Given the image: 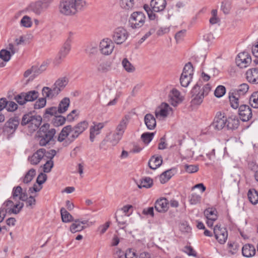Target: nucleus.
Returning <instances> with one entry per match:
<instances>
[{
    "instance_id": "50",
    "label": "nucleus",
    "mask_w": 258,
    "mask_h": 258,
    "mask_svg": "<svg viewBox=\"0 0 258 258\" xmlns=\"http://www.w3.org/2000/svg\"><path fill=\"white\" fill-rule=\"evenodd\" d=\"M248 84L243 83L239 85L238 89L234 91V93H236L238 96L244 95L248 91Z\"/></svg>"
},
{
    "instance_id": "51",
    "label": "nucleus",
    "mask_w": 258,
    "mask_h": 258,
    "mask_svg": "<svg viewBox=\"0 0 258 258\" xmlns=\"http://www.w3.org/2000/svg\"><path fill=\"white\" fill-rule=\"evenodd\" d=\"M111 63L109 62H103L99 64L97 67V70L101 73H106L111 70Z\"/></svg>"
},
{
    "instance_id": "44",
    "label": "nucleus",
    "mask_w": 258,
    "mask_h": 258,
    "mask_svg": "<svg viewBox=\"0 0 258 258\" xmlns=\"http://www.w3.org/2000/svg\"><path fill=\"white\" fill-rule=\"evenodd\" d=\"M232 8V2L230 0H224L222 3L221 9L223 12L227 15L229 14Z\"/></svg>"
},
{
    "instance_id": "37",
    "label": "nucleus",
    "mask_w": 258,
    "mask_h": 258,
    "mask_svg": "<svg viewBox=\"0 0 258 258\" xmlns=\"http://www.w3.org/2000/svg\"><path fill=\"white\" fill-rule=\"evenodd\" d=\"M20 25L22 27L25 28H31L33 25L32 18L28 15L24 16L20 20Z\"/></svg>"
},
{
    "instance_id": "17",
    "label": "nucleus",
    "mask_w": 258,
    "mask_h": 258,
    "mask_svg": "<svg viewBox=\"0 0 258 258\" xmlns=\"http://www.w3.org/2000/svg\"><path fill=\"white\" fill-rule=\"evenodd\" d=\"M104 124L102 122L93 123L90 127V140L93 142L97 136L100 133L101 130L104 127Z\"/></svg>"
},
{
    "instance_id": "2",
    "label": "nucleus",
    "mask_w": 258,
    "mask_h": 258,
    "mask_svg": "<svg viewBox=\"0 0 258 258\" xmlns=\"http://www.w3.org/2000/svg\"><path fill=\"white\" fill-rule=\"evenodd\" d=\"M211 90L209 84L203 86L202 82L199 81L191 90V100L190 103L193 106H198L202 104L205 96L208 95Z\"/></svg>"
},
{
    "instance_id": "7",
    "label": "nucleus",
    "mask_w": 258,
    "mask_h": 258,
    "mask_svg": "<svg viewBox=\"0 0 258 258\" xmlns=\"http://www.w3.org/2000/svg\"><path fill=\"white\" fill-rule=\"evenodd\" d=\"M114 44L112 40L109 38L102 39L99 43V50L104 55H110L113 51Z\"/></svg>"
},
{
    "instance_id": "19",
    "label": "nucleus",
    "mask_w": 258,
    "mask_h": 258,
    "mask_svg": "<svg viewBox=\"0 0 258 258\" xmlns=\"http://www.w3.org/2000/svg\"><path fill=\"white\" fill-rule=\"evenodd\" d=\"M27 9L30 10L36 15H40L46 8L44 7L41 1H38L31 3Z\"/></svg>"
},
{
    "instance_id": "38",
    "label": "nucleus",
    "mask_w": 258,
    "mask_h": 258,
    "mask_svg": "<svg viewBox=\"0 0 258 258\" xmlns=\"http://www.w3.org/2000/svg\"><path fill=\"white\" fill-rule=\"evenodd\" d=\"M153 180L150 177H145L142 178L139 183H137L138 187L139 188H142V187L145 188H150L153 185Z\"/></svg>"
},
{
    "instance_id": "30",
    "label": "nucleus",
    "mask_w": 258,
    "mask_h": 258,
    "mask_svg": "<svg viewBox=\"0 0 258 258\" xmlns=\"http://www.w3.org/2000/svg\"><path fill=\"white\" fill-rule=\"evenodd\" d=\"M88 126V123L86 121H81L75 126H73L74 133L78 137Z\"/></svg>"
},
{
    "instance_id": "28",
    "label": "nucleus",
    "mask_w": 258,
    "mask_h": 258,
    "mask_svg": "<svg viewBox=\"0 0 258 258\" xmlns=\"http://www.w3.org/2000/svg\"><path fill=\"white\" fill-rule=\"evenodd\" d=\"M242 254L244 256L249 257L253 256L255 253L254 246L250 244L244 245L242 249Z\"/></svg>"
},
{
    "instance_id": "58",
    "label": "nucleus",
    "mask_w": 258,
    "mask_h": 258,
    "mask_svg": "<svg viewBox=\"0 0 258 258\" xmlns=\"http://www.w3.org/2000/svg\"><path fill=\"white\" fill-rule=\"evenodd\" d=\"M58 114L59 113H58V109H57V107H51L46 109L44 115L45 117H47L48 115H50L51 116L54 115V116H55Z\"/></svg>"
},
{
    "instance_id": "1",
    "label": "nucleus",
    "mask_w": 258,
    "mask_h": 258,
    "mask_svg": "<svg viewBox=\"0 0 258 258\" xmlns=\"http://www.w3.org/2000/svg\"><path fill=\"white\" fill-rule=\"evenodd\" d=\"M87 6L85 0H60L58 12L63 16H74L83 11Z\"/></svg>"
},
{
    "instance_id": "14",
    "label": "nucleus",
    "mask_w": 258,
    "mask_h": 258,
    "mask_svg": "<svg viewBox=\"0 0 258 258\" xmlns=\"http://www.w3.org/2000/svg\"><path fill=\"white\" fill-rule=\"evenodd\" d=\"M251 59L247 52L239 53L236 58V63L239 68H245L251 63Z\"/></svg>"
},
{
    "instance_id": "63",
    "label": "nucleus",
    "mask_w": 258,
    "mask_h": 258,
    "mask_svg": "<svg viewBox=\"0 0 258 258\" xmlns=\"http://www.w3.org/2000/svg\"><path fill=\"white\" fill-rule=\"evenodd\" d=\"M23 206H24L23 203H19V204L15 205L14 206L13 208L10 209L9 211V213L17 214L20 212V211L21 210V209H22Z\"/></svg>"
},
{
    "instance_id": "54",
    "label": "nucleus",
    "mask_w": 258,
    "mask_h": 258,
    "mask_svg": "<svg viewBox=\"0 0 258 258\" xmlns=\"http://www.w3.org/2000/svg\"><path fill=\"white\" fill-rule=\"evenodd\" d=\"M249 102L251 106L255 108H258V92H254L250 96Z\"/></svg>"
},
{
    "instance_id": "31",
    "label": "nucleus",
    "mask_w": 258,
    "mask_h": 258,
    "mask_svg": "<svg viewBox=\"0 0 258 258\" xmlns=\"http://www.w3.org/2000/svg\"><path fill=\"white\" fill-rule=\"evenodd\" d=\"M145 123L149 130H153L156 126V121L154 116L150 113L147 114L144 117Z\"/></svg>"
},
{
    "instance_id": "64",
    "label": "nucleus",
    "mask_w": 258,
    "mask_h": 258,
    "mask_svg": "<svg viewBox=\"0 0 258 258\" xmlns=\"http://www.w3.org/2000/svg\"><path fill=\"white\" fill-rule=\"evenodd\" d=\"M110 223L111 222L110 221H108L106 222L104 224L100 225L97 229V231L99 232L100 235H102L109 228Z\"/></svg>"
},
{
    "instance_id": "47",
    "label": "nucleus",
    "mask_w": 258,
    "mask_h": 258,
    "mask_svg": "<svg viewBox=\"0 0 258 258\" xmlns=\"http://www.w3.org/2000/svg\"><path fill=\"white\" fill-rule=\"evenodd\" d=\"M239 125V120L235 116L229 117L227 119V126L229 128L234 129L237 128Z\"/></svg>"
},
{
    "instance_id": "35",
    "label": "nucleus",
    "mask_w": 258,
    "mask_h": 258,
    "mask_svg": "<svg viewBox=\"0 0 258 258\" xmlns=\"http://www.w3.org/2000/svg\"><path fill=\"white\" fill-rule=\"evenodd\" d=\"M60 214L62 221L64 223L73 222L75 220L64 208H61Z\"/></svg>"
},
{
    "instance_id": "8",
    "label": "nucleus",
    "mask_w": 258,
    "mask_h": 258,
    "mask_svg": "<svg viewBox=\"0 0 258 258\" xmlns=\"http://www.w3.org/2000/svg\"><path fill=\"white\" fill-rule=\"evenodd\" d=\"M213 232L215 238L219 243L224 244L225 243L228 237V232L225 228L216 225L214 228Z\"/></svg>"
},
{
    "instance_id": "9",
    "label": "nucleus",
    "mask_w": 258,
    "mask_h": 258,
    "mask_svg": "<svg viewBox=\"0 0 258 258\" xmlns=\"http://www.w3.org/2000/svg\"><path fill=\"white\" fill-rule=\"evenodd\" d=\"M127 37V31L122 27H118L114 30L112 39L117 44H121L126 40Z\"/></svg>"
},
{
    "instance_id": "56",
    "label": "nucleus",
    "mask_w": 258,
    "mask_h": 258,
    "mask_svg": "<svg viewBox=\"0 0 258 258\" xmlns=\"http://www.w3.org/2000/svg\"><path fill=\"white\" fill-rule=\"evenodd\" d=\"M46 104V99L45 97H42L38 99L34 105V108L35 109H38L44 107Z\"/></svg>"
},
{
    "instance_id": "12",
    "label": "nucleus",
    "mask_w": 258,
    "mask_h": 258,
    "mask_svg": "<svg viewBox=\"0 0 258 258\" xmlns=\"http://www.w3.org/2000/svg\"><path fill=\"white\" fill-rule=\"evenodd\" d=\"M227 122V118L224 113L218 112L216 114L211 126L215 130L219 131L225 126Z\"/></svg>"
},
{
    "instance_id": "42",
    "label": "nucleus",
    "mask_w": 258,
    "mask_h": 258,
    "mask_svg": "<svg viewBox=\"0 0 258 258\" xmlns=\"http://www.w3.org/2000/svg\"><path fill=\"white\" fill-rule=\"evenodd\" d=\"M121 64L123 69L128 73H132L135 71L136 68L126 58L123 59Z\"/></svg>"
},
{
    "instance_id": "61",
    "label": "nucleus",
    "mask_w": 258,
    "mask_h": 258,
    "mask_svg": "<svg viewBox=\"0 0 258 258\" xmlns=\"http://www.w3.org/2000/svg\"><path fill=\"white\" fill-rule=\"evenodd\" d=\"M226 92V89L224 86L220 85L218 86L214 92V94L216 97L220 98L222 97Z\"/></svg>"
},
{
    "instance_id": "33",
    "label": "nucleus",
    "mask_w": 258,
    "mask_h": 258,
    "mask_svg": "<svg viewBox=\"0 0 258 258\" xmlns=\"http://www.w3.org/2000/svg\"><path fill=\"white\" fill-rule=\"evenodd\" d=\"M174 174L173 169L167 170L163 172L160 176V181L162 184L167 182Z\"/></svg>"
},
{
    "instance_id": "21",
    "label": "nucleus",
    "mask_w": 258,
    "mask_h": 258,
    "mask_svg": "<svg viewBox=\"0 0 258 258\" xmlns=\"http://www.w3.org/2000/svg\"><path fill=\"white\" fill-rule=\"evenodd\" d=\"M45 153V149H40L35 152L32 156L30 157L28 160L31 164L37 165L44 157Z\"/></svg>"
},
{
    "instance_id": "45",
    "label": "nucleus",
    "mask_w": 258,
    "mask_h": 258,
    "mask_svg": "<svg viewBox=\"0 0 258 258\" xmlns=\"http://www.w3.org/2000/svg\"><path fill=\"white\" fill-rule=\"evenodd\" d=\"M134 0H120L121 7L126 10H131L134 6Z\"/></svg>"
},
{
    "instance_id": "6",
    "label": "nucleus",
    "mask_w": 258,
    "mask_h": 258,
    "mask_svg": "<svg viewBox=\"0 0 258 258\" xmlns=\"http://www.w3.org/2000/svg\"><path fill=\"white\" fill-rule=\"evenodd\" d=\"M94 224L92 222H89L88 220L81 221L79 219H75L70 227V230L73 233L80 232L86 227H90Z\"/></svg>"
},
{
    "instance_id": "4",
    "label": "nucleus",
    "mask_w": 258,
    "mask_h": 258,
    "mask_svg": "<svg viewBox=\"0 0 258 258\" xmlns=\"http://www.w3.org/2000/svg\"><path fill=\"white\" fill-rule=\"evenodd\" d=\"M42 118L40 116L28 113L23 115L21 124L23 126L28 124L30 130L34 131L39 127Z\"/></svg>"
},
{
    "instance_id": "55",
    "label": "nucleus",
    "mask_w": 258,
    "mask_h": 258,
    "mask_svg": "<svg viewBox=\"0 0 258 258\" xmlns=\"http://www.w3.org/2000/svg\"><path fill=\"white\" fill-rule=\"evenodd\" d=\"M14 99L20 105H24L26 102H27L26 98L25 97V92H22L20 94L15 96Z\"/></svg>"
},
{
    "instance_id": "32",
    "label": "nucleus",
    "mask_w": 258,
    "mask_h": 258,
    "mask_svg": "<svg viewBox=\"0 0 258 258\" xmlns=\"http://www.w3.org/2000/svg\"><path fill=\"white\" fill-rule=\"evenodd\" d=\"M162 163V158L161 156H153L149 161L148 165L151 169H156L159 167Z\"/></svg>"
},
{
    "instance_id": "59",
    "label": "nucleus",
    "mask_w": 258,
    "mask_h": 258,
    "mask_svg": "<svg viewBox=\"0 0 258 258\" xmlns=\"http://www.w3.org/2000/svg\"><path fill=\"white\" fill-rule=\"evenodd\" d=\"M66 121V118L58 114L56 115L53 119V123L55 126H58L61 125L64 123Z\"/></svg>"
},
{
    "instance_id": "13",
    "label": "nucleus",
    "mask_w": 258,
    "mask_h": 258,
    "mask_svg": "<svg viewBox=\"0 0 258 258\" xmlns=\"http://www.w3.org/2000/svg\"><path fill=\"white\" fill-rule=\"evenodd\" d=\"M169 101L173 106H177L179 103H181L184 99L180 92L176 89H172L168 95Z\"/></svg>"
},
{
    "instance_id": "29",
    "label": "nucleus",
    "mask_w": 258,
    "mask_h": 258,
    "mask_svg": "<svg viewBox=\"0 0 258 258\" xmlns=\"http://www.w3.org/2000/svg\"><path fill=\"white\" fill-rule=\"evenodd\" d=\"M69 82V79L66 77H61L57 79L53 85L57 90L60 93Z\"/></svg>"
},
{
    "instance_id": "5",
    "label": "nucleus",
    "mask_w": 258,
    "mask_h": 258,
    "mask_svg": "<svg viewBox=\"0 0 258 258\" xmlns=\"http://www.w3.org/2000/svg\"><path fill=\"white\" fill-rule=\"evenodd\" d=\"M146 16L141 12H135L132 14L130 18V24L133 29H139L145 24Z\"/></svg>"
},
{
    "instance_id": "16",
    "label": "nucleus",
    "mask_w": 258,
    "mask_h": 258,
    "mask_svg": "<svg viewBox=\"0 0 258 258\" xmlns=\"http://www.w3.org/2000/svg\"><path fill=\"white\" fill-rule=\"evenodd\" d=\"M238 111L240 118L243 121H247L252 117L251 109L248 105H240Z\"/></svg>"
},
{
    "instance_id": "3",
    "label": "nucleus",
    "mask_w": 258,
    "mask_h": 258,
    "mask_svg": "<svg viewBox=\"0 0 258 258\" xmlns=\"http://www.w3.org/2000/svg\"><path fill=\"white\" fill-rule=\"evenodd\" d=\"M77 138L76 134L74 133L73 126L69 125L62 128L58 135L57 140L59 142H63V144L67 146L74 142Z\"/></svg>"
},
{
    "instance_id": "25",
    "label": "nucleus",
    "mask_w": 258,
    "mask_h": 258,
    "mask_svg": "<svg viewBox=\"0 0 258 258\" xmlns=\"http://www.w3.org/2000/svg\"><path fill=\"white\" fill-rule=\"evenodd\" d=\"M246 79L249 83L258 84V69L255 68L249 69L246 72Z\"/></svg>"
},
{
    "instance_id": "52",
    "label": "nucleus",
    "mask_w": 258,
    "mask_h": 258,
    "mask_svg": "<svg viewBox=\"0 0 258 258\" xmlns=\"http://www.w3.org/2000/svg\"><path fill=\"white\" fill-rule=\"evenodd\" d=\"M12 54L8 50L3 49L0 51V58L6 62H8L12 56Z\"/></svg>"
},
{
    "instance_id": "24",
    "label": "nucleus",
    "mask_w": 258,
    "mask_h": 258,
    "mask_svg": "<svg viewBox=\"0 0 258 258\" xmlns=\"http://www.w3.org/2000/svg\"><path fill=\"white\" fill-rule=\"evenodd\" d=\"M150 5L154 12H159L164 10L166 2V0H152Z\"/></svg>"
},
{
    "instance_id": "48",
    "label": "nucleus",
    "mask_w": 258,
    "mask_h": 258,
    "mask_svg": "<svg viewBox=\"0 0 258 258\" xmlns=\"http://www.w3.org/2000/svg\"><path fill=\"white\" fill-rule=\"evenodd\" d=\"M192 78V76L188 75H181L180 82L181 85L184 87H187L189 84Z\"/></svg>"
},
{
    "instance_id": "36",
    "label": "nucleus",
    "mask_w": 258,
    "mask_h": 258,
    "mask_svg": "<svg viewBox=\"0 0 258 258\" xmlns=\"http://www.w3.org/2000/svg\"><path fill=\"white\" fill-rule=\"evenodd\" d=\"M70 99L66 97L63 98L59 103L57 109L59 113H63L67 111L70 105Z\"/></svg>"
},
{
    "instance_id": "20",
    "label": "nucleus",
    "mask_w": 258,
    "mask_h": 258,
    "mask_svg": "<svg viewBox=\"0 0 258 258\" xmlns=\"http://www.w3.org/2000/svg\"><path fill=\"white\" fill-rule=\"evenodd\" d=\"M59 93L53 85L51 88L44 87L42 89V94L46 99H52L56 97Z\"/></svg>"
},
{
    "instance_id": "26",
    "label": "nucleus",
    "mask_w": 258,
    "mask_h": 258,
    "mask_svg": "<svg viewBox=\"0 0 258 258\" xmlns=\"http://www.w3.org/2000/svg\"><path fill=\"white\" fill-rule=\"evenodd\" d=\"M49 155L47 157L50 158V160L46 161L43 165V171L45 173H48L50 172L53 166V162L52 160V158L56 154V151L54 150H51L47 153Z\"/></svg>"
},
{
    "instance_id": "41",
    "label": "nucleus",
    "mask_w": 258,
    "mask_h": 258,
    "mask_svg": "<svg viewBox=\"0 0 258 258\" xmlns=\"http://www.w3.org/2000/svg\"><path fill=\"white\" fill-rule=\"evenodd\" d=\"M27 102H32L36 100L39 97V93L37 91L31 90L25 92Z\"/></svg>"
},
{
    "instance_id": "49",
    "label": "nucleus",
    "mask_w": 258,
    "mask_h": 258,
    "mask_svg": "<svg viewBox=\"0 0 258 258\" xmlns=\"http://www.w3.org/2000/svg\"><path fill=\"white\" fill-rule=\"evenodd\" d=\"M98 50V45L96 43H91L87 47L85 50L86 53L91 56L97 54Z\"/></svg>"
},
{
    "instance_id": "11",
    "label": "nucleus",
    "mask_w": 258,
    "mask_h": 258,
    "mask_svg": "<svg viewBox=\"0 0 258 258\" xmlns=\"http://www.w3.org/2000/svg\"><path fill=\"white\" fill-rule=\"evenodd\" d=\"M172 112V109L167 103L163 102L157 108L155 111L156 117L159 119L166 117Z\"/></svg>"
},
{
    "instance_id": "18",
    "label": "nucleus",
    "mask_w": 258,
    "mask_h": 258,
    "mask_svg": "<svg viewBox=\"0 0 258 258\" xmlns=\"http://www.w3.org/2000/svg\"><path fill=\"white\" fill-rule=\"evenodd\" d=\"M55 133V130L54 128H51L49 132L44 134H41L39 138V145L41 146L46 145L52 140Z\"/></svg>"
},
{
    "instance_id": "15",
    "label": "nucleus",
    "mask_w": 258,
    "mask_h": 258,
    "mask_svg": "<svg viewBox=\"0 0 258 258\" xmlns=\"http://www.w3.org/2000/svg\"><path fill=\"white\" fill-rule=\"evenodd\" d=\"M19 118L17 116L10 118L5 123L4 131L8 134H13L19 124Z\"/></svg>"
},
{
    "instance_id": "27",
    "label": "nucleus",
    "mask_w": 258,
    "mask_h": 258,
    "mask_svg": "<svg viewBox=\"0 0 258 258\" xmlns=\"http://www.w3.org/2000/svg\"><path fill=\"white\" fill-rule=\"evenodd\" d=\"M123 135L115 131L114 133H110L107 136V141L113 146L116 145L121 140Z\"/></svg>"
},
{
    "instance_id": "57",
    "label": "nucleus",
    "mask_w": 258,
    "mask_h": 258,
    "mask_svg": "<svg viewBox=\"0 0 258 258\" xmlns=\"http://www.w3.org/2000/svg\"><path fill=\"white\" fill-rule=\"evenodd\" d=\"M201 200V196L196 193L192 194L189 197V201L190 204L196 205L199 203Z\"/></svg>"
},
{
    "instance_id": "34",
    "label": "nucleus",
    "mask_w": 258,
    "mask_h": 258,
    "mask_svg": "<svg viewBox=\"0 0 258 258\" xmlns=\"http://www.w3.org/2000/svg\"><path fill=\"white\" fill-rule=\"evenodd\" d=\"M115 218L116 222L118 223L119 226L122 229H124L126 225V219L127 217L121 213V212L117 213L116 212Z\"/></svg>"
},
{
    "instance_id": "40",
    "label": "nucleus",
    "mask_w": 258,
    "mask_h": 258,
    "mask_svg": "<svg viewBox=\"0 0 258 258\" xmlns=\"http://www.w3.org/2000/svg\"><path fill=\"white\" fill-rule=\"evenodd\" d=\"M238 96L236 93L234 92L230 93L229 96L231 106L234 109L237 108L239 106Z\"/></svg>"
},
{
    "instance_id": "39",
    "label": "nucleus",
    "mask_w": 258,
    "mask_h": 258,
    "mask_svg": "<svg viewBox=\"0 0 258 258\" xmlns=\"http://www.w3.org/2000/svg\"><path fill=\"white\" fill-rule=\"evenodd\" d=\"M217 211L213 208H208L204 211V215L207 219L216 220L218 216Z\"/></svg>"
},
{
    "instance_id": "10",
    "label": "nucleus",
    "mask_w": 258,
    "mask_h": 258,
    "mask_svg": "<svg viewBox=\"0 0 258 258\" xmlns=\"http://www.w3.org/2000/svg\"><path fill=\"white\" fill-rule=\"evenodd\" d=\"M71 48V40L68 39L63 44L62 46L60 49L57 56L54 60V63L56 64H59L61 62V61L66 57L69 54Z\"/></svg>"
},
{
    "instance_id": "46",
    "label": "nucleus",
    "mask_w": 258,
    "mask_h": 258,
    "mask_svg": "<svg viewBox=\"0 0 258 258\" xmlns=\"http://www.w3.org/2000/svg\"><path fill=\"white\" fill-rule=\"evenodd\" d=\"M36 175V170L34 169H30L25 174L23 181L24 183H28L32 181Z\"/></svg>"
},
{
    "instance_id": "62",
    "label": "nucleus",
    "mask_w": 258,
    "mask_h": 258,
    "mask_svg": "<svg viewBox=\"0 0 258 258\" xmlns=\"http://www.w3.org/2000/svg\"><path fill=\"white\" fill-rule=\"evenodd\" d=\"M154 136V133H144L141 136V138L143 140V141L145 144H149L151 140H152L153 137Z\"/></svg>"
},
{
    "instance_id": "53",
    "label": "nucleus",
    "mask_w": 258,
    "mask_h": 258,
    "mask_svg": "<svg viewBox=\"0 0 258 258\" xmlns=\"http://www.w3.org/2000/svg\"><path fill=\"white\" fill-rule=\"evenodd\" d=\"M212 17L209 20L211 24L214 25L218 23L220 21V19L218 16V12L216 9L212 10L211 11Z\"/></svg>"
},
{
    "instance_id": "23",
    "label": "nucleus",
    "mask_w": 258,
    "mask_h": 258,
    "mask_svg": "<svg viewBox=\"0 0 258 258\" xmlns=\"http://www.w3.org/2000/svg\"><path fill=\"white\" fill-rule=\"evenodd\" d=\"M169 203L165 198L157 200L155 204V209L159 212L164 213L168 209Z\"/></svg>"
},
{
    "instance_id": "43",
    "label": "nucleus",
    "mask_w": 258,
    "mask_h": 258,
    "mask_svg": "<svg viewBox=\"0 0 258 258\" xmlns=\"http://www.w3.org/2000/svg\"><path fill=\"white\" fill-rule=\"evenodd\" d=\"M249 201L253 205L258 203V192L255 189H249L247 194Z\"/></svg>"
},
{
    "instance_id": "22",
    "label": "nucleus",
    "mask_w": 258,
    "mask_h": 258,
    "mask_svg": "<svg viewBox=\"0 0 258 258\" xmlns=\"http://www.w3.org/2000/svg\"><path fill=\"white\" fill-rule=\"evenodd\" d=\"M130 119V115H125L124 116L117 124L115 131L123 135Z\"/></svg>"
},
{
    "instance_id": "60",
    "label": "nucleus",
    "mask_w": 258,
    "mask_h": 258,
    "mask_svg": "<svg viewBox=\"0 0 258 258\" xmlns=\"http://www.w3.org/2000/svg\"><path fill=\"white\" fill-rule=\"evenodd\" d=\"M182 75H193V67L190 62L186 63L183 70Z\"/></svg>"
}]
</instances>
